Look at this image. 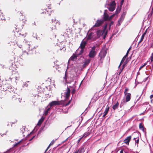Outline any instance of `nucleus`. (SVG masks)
<instances>
[{
    "label": "nucleus",
    "instance_id": "58836bf2",
    "mask_svg": "<svg viewBox=\"0 0 153 153\" xmlns=\"http://www.w3.org/2000/svg\"><path fill=\"white\" fill-rule=\"evenodd\" d=\"M3 16V14L2 13H1V11H0V20H2L3 19H3L2 18V16Z\"/></svg>",
    "mask_w": 153,
    "mask_h": 153
},
{
    "label": "nucleus",
    "instance_id": "7ed1b4c3",
    "mask_svg": "<svg viewBox=\"0 0 153 153\" xmlns=\"http://www.w3.org/2000/svg\"><path fill=\"white\" fill-rule=\"evenodd\" d=\"M22 140L19 142L14 144L13 147L10 148L6 152H4V153H14L15 152V151L14 150L15 149V148L16 146H17L18 145H19L20 144V143L22 142Z\"/></svg>",
    "mask_w": 153,
    "mask_h": 153
},
{
    "label": "nucleus",
    "instance_id": "ea45409f",
    "mask_svg": "<svg viewBox=\"0 0 153 153\" xmlns=\"http://www.w3.org/2000/svg\"><path fill=\"white\" fill-rule=\"evenodd\" d=\"M144 36H143L142 35V36L141 37V39L138 42V44H139L143 40V39L144 38Z\"/></svg>",
    "mask_w": 153,
    "mask_h": 153
},
{
    "label": "nucleus",
    "instance_id": "c85d7f7f",
    "mask_svg": "<svg viewBox=\"0 0 153 153\" xmlns=\"http://www.w3.org/2000/svg\"><path fill=\"white\" fill-rule=\"evenodd\" d=\"M59 111L61 112L62 113H63L64 114H67L68 113V109H67V110H66L65 111L63 109H62L61 111Z\"/></svg>",
    "mask_w": 153,
    "mask_h": 153
},
{
    "label": "nucleus",
    "instance_id": "4be33fe9",
    "mask_svg": "<svg viewBox=\"0 0 153 153\" xmlns=\"http://www.w3.org/2000/svg\"><path fill=\"white\" fill-rule=\"evenodd\" d=\"M126 102V101H125L124 100H122L121 102L120 105V108H122L123 106L125 104Z\"/></svg>",
    "mask_w": 153,
    "mask_h": 153
},
{
    "label": "nucleus",
    "instance_id": "2eb2a0df",
    "mask_svg": "<svg viewBox=\"0 0 153 153\" xmlns=\"http://www.w3.org/2000/svg\"><path fill=\"white\" fill-rule=\"evenodd\" d=\"M125 96L126 98V100L125 101L126 102H127L129 101L130 100L131 97V94L130 93H128L127 94L125 95Z\"/></svg>",
    "mask_w": 153,
    "mask_h": 153
},
{
    "label": "nucleus",
    "instance_id": "37998d69",
    "mask_svg": "<svg viewBox=\"0 0 153 153\" xmlns=\"http://www.w3.org/2000/svg\"><path fill=\"white\" fill-rule=\"evenodd\" d=\"M76 91V90L75 88L73 89L71 91V93L72 94H75Z\"/></svg>",
    "mask_w": 153,
    "mask_h": 153
},
{
    "label": "nucleus",
    "instance_id": "4c0bfd02",
    "mask_svg": "<svg viewBox=\"0 0 153 153\" xmlns=\"http://www.w3.org/2000/svg\"><path fill=\"white\" fill-rule=\"evenodd\" d=\"M50 28L51 29V30L55 29L56 28V25H53L52 27H50Z\"/></svg>",
    "mask_w": 153,
    "mask_h": 153
},
{
    "label": "nucleus",
    "instance_id": "774afa93",
    "mask_svg": "<svg viewBox=\"0 0 153 153\" xmlns=\"http://www.w3.org/2000/svg\"><path fill=\"white\" fill-rule=\"evenodd\" d=\"M128 56V55L126 54V55L124 56V58H125L126 59V58Z\"/></svg>",
    "mask_w": 153,
    "mask_h": 153
},
{
    "label": "nucleus",
    "instance_id": "09e8293b",
    "mask_svg": "<svg viewBox=\"0 0 153 153\" xmlns=\"http://www.w3.org/2000/svg\"><path fill=\"white\" fill-rule=\"evenodd\" d=\"M71 102V100H69L67 103L65 104V106H68V105H69L70 104V103Z\"/></svg>",
    "mask_w": 153,
    "mask_h": 153
},
{
    "label": "nucleus",
    "instance_id": "f257e3e1",
    "mask_svg": "<svg viewBox=\"0 0 153 153\" xmlns=\"http://www.w3.org/2000/svg\"><path fill=\"white\" fill-rule=\"evenodd\" d=\"M30 45L29 44H25L24 47V50H23L24 53H26L27 55L33 54L34 51L33 49L31 48L30 50Z\"/></svg>",
    "mask_w": 153,
    "mask_h": 153
},
{
    "label": "nucleus",
    "instance_id": "423d86ee",
    "mask_svg": "<svg viewBox=\"0 0 153 153\" xmlns=\"http://www.w3.org/2000/svg\"><path fill=\"white\" fill-rule=\"evenodd\" d=\"M108 10H105L103 14V19L102 20L104 21V22L105 21H109V16L107 13Z\"/></svg>",
    "mask_w": 153,
    "mask_h": 153
},
{
    "label": "nucleus",
    "instance_id": "a878e982",
    "mask_svg": "<svg viewBox=\"0 0 153 153\" xmlns=\"http://www.w3.org/2000/svg\"><path fill=\"white\" fill-rule=\"evenodd\" d=\"M139 127L140 129L142 130L143 131H144V127L141 123L140 124Z\"/></svg>",
    "mask_w": 153,
    "mask_h": 153
},
{
    "label": "nucleus",
    "instance_id": "c03bdc74",
    "mask_svg": "<svg viewBox=\"0 0 153 153\" xmlns=\"http://www.w3.org/2000/svg\"><path fill=\"white\" fill-rule=\"evenodd\" d=\"M55 141L54 140H52L51 142L50 143V146L52 145H53L54 143H55Z\"/></svg>",
    "mask_w": 153,
    "mask_h": 153
},
{
    "label": "nucleus",
    "instance_id": "5701e85b",
    "mask_svg": "<svg viewBox=\"0 0 153 153\" xmlns=\"http://www.w3.org/2000/svg\"><path fill=\"white\" fill-rule=\"evenodd\" d=\"M107 8L111 12H113L114 11L115 9V7H111L109 6V7H107Z\"/></svg>",
    "mask_w": 153,
    "mask_h": 153
},
{
    "label": "nucleus",
    "instance_id": "4468645a",
    "mask_svg": "<svg viewBox=\"0 0 153 153\" xmlns=\"http://www.w3.org/2000/svg\"><path fill=\"white\" fill-rule=\"evenodd\" d=\"M131 136H130L127 137L126 139L123 141L124 142H125V143L127 145H128L129 142L131 140Z\"/></svg>",
    "mask_w": 153,
    "mask_h": 153
},
{
    "label": "nucleus",
    "instance_id": "052dcab7",
    "mask_svg": "<svg viewBox=\"0 0 153 153\" xmlns=\"http://www.w3.org/2000/svg\"><path fill=\"white\" fill-rule=\"evenodd\" d=\"M51 107H50L49 108H48L46 110L48 112V111H50V110L51 109Z\"/></svg>",
    "mask_w": 153,
    "mask_h": 153
},
{
    "label": "nucleus",
    "instance_id": "6ab92c4d",
    "mask_svg": "<svg viewBox=\"0 0 153 153\" xmlns=\"http://www.w3.org/2000/svg\"><path fill=\"white\" fill-rule=\"evenodd\" d=\"M78 56H77L76 54V53L75 54L74 53L70 57L69 60L73 61L74 59H76L77 57Z\"/></svg>",
    "mask_w": 153,
    "mask_h": 153
},
{
    "label": "nucleus",
    "instance_id": "a19ab883",
    "mask_svg": "<svg viewBox=\"0 0 153 153\" xmlns=\"http://www.w3.org/2000/svg\"><path fill=\"white\" fill-rule=\"evenodd\" d=\"M146 64H147V63H146H146H145L143 65L141 66V67L139 69V70H141L142 68L144 67L145 66H146Z\"/></svg>",
    "mask_w": 153,
    "mask_h": 153
},
{
    "label": "nucleus",
    "instance_id": "69168bd1",
    "mask_svg": "<svg viewBox=\"0 0 153 153\" xmlns=\"http://www.w3.org/2000/svg\"><path fill=\"white\" fill-rule=\"evenodd\" d=\"M128 56V55L126 54V55L124 56V58H125L126 59V58Z\"/></svg>",
    "mask_w": 153,
    "mask_h": 153
},
{
    "label": "nucleus",
    "instance_id": "603ef678",
    "mask_svg": "<svg viewBox=\"0 0 153 153\" xmlns=\"http://www.w3.org/2000/svg\"><path fill=\"white\" fill-rule=\"evenodd\" d=\"M43 127H41L40 128V130L39 131V132H38V133H39L40 132H41V131H42L43 129Z\"/></svg>",
    "mask_w": 153,
    "mask_h": 153
},
{
    "label": "nucleus",
    "instance_id": "79ce46f5",
    "mask_svg": "<svg viewBox=\"0 0 153 153\" xmlns=\"http://www.w3.org/2000/svg\"><path fill=\"white\" fill-rule=\"evenodd\" d=\"M115 14H114L110 16H109V21H110L112 18L115 16Z\"/></svg>",
    "mask_w": 153,
    "mask_h": 153
},
{
    "label": "nucleus",
    "instance_id": "72a5a7b5",
    "mask_svg": "<svg viewBox=\"0 0 153 153\" xmlns=\"http://www.w3.org/2000/svg\"><path fill=\"white\" fill-rule=\"evenodd\" d=\"M125 59H126L125 58H124V57H123V59H122L120 62V64L119 65V67H118L119 68L120 67L121 65V64L124 62V61H125Z\"/></svg>",
    "mask_w": 153,
    "mask_h": 153
},
{
    "label": "nucleus",
    "instance_id": "0e129e2a",
    "mask_svg": "<svg viewBox=\"0 0 153 153\" xmlns=\"http://www.w3.org/2000/svg\"><path fill=\"white\" fill-rule=\"evenodd\" d=\"M152 98H153V94L151 95L150 96V99H152Z\"/></svg>",
    "mask_w": 153,
    "mask_h": 153
},
{
    "label": "nucleus",
    "instance_id": "f3484780",
    "mask_svg": "<svg viewBox=\"0 0 153 153\" xmlns=\"http://www.w3.org/2000/svg\"><path fill=\"white\" fill-rule=\"evenodd\" d=\"M84 152V148H81L78 150H76L74 153H82Z\"/></svg>",
    "mask_w": 153,
    "mask_h": 153
},
{
    "label": "nucleus",
    "instance_id": "aec40b11",
    "mask_svg": "<svg viewBox=\"0 0 153 153\" xmlns=\"http://www.w3.org/2000/svg\"><path fill=\"white\" fill-rule=\"evenodd\" d=\"M124 19V18L121 16H120L118 22V25H120L122 23Z\"/></svg>",
    "mask_w": 153,
    "mask_h": 153
},
{
    "label": "nucleus",
    "instance_id": "ddd939ff",
    "mask_svg": "<svg viewBox=\"0 0 153 153\" xmlns=\"http://www.w3.org/2000/svg\"><path fill=\"white\" fill-rule=\"evenodd\" d=\"M103 34L101 30H99L96 31V35L97 39L100 38L101 36H102Z\"/></svg>",
    "mask_w": 153,
    "mask_h": 153
},
{
    "label": "nucleus",
    "instance_id": "dca6fc26",
    "mask_svg": "<svg viewBox=\"0 0 153 153\" xmlns=\"http://www.w3.org/2000/svg\"><path fill=\"white\" fill-rule=\"evenodd\" d=\"M119 106V103L118 102H117L116 103L114 104L112 106V109L114 110H115Z\"/></svg>",
    "mask_w": 153,
    "mask_h": 153
},
{
    "label": "nucleus",
    "instance_id": "f704fd0d",
    "mask_svg": "<svg viewBox=\"0 0 153 153\" xmlns=\"http://www.w3.org/2000/svg\"><path fill=\"white\" fill-rule=\"evenodd\" d=\"M28 85L27 84V82H24L22 86L24 87H27Z\"/></svg>",
    "mask_w": 153,
    "mask_h": 153
},
{
    "label": "nucleus",
    "instance_id": "cd10ccee",
    "mask_svg": "<svg viewBox=\"0 0 153 153\" xmlns=\"http://www.w3.org/2000/svg\"><path fill=\"white\" fill-rule=\"evenodd\" d=\"M14 33L15 34L14 35L16 37L19 36L21 35V33H18L17 31H16V32H15ZM22 35L23 36H24V35Z\"/></svg>",
    "mask_w": 153,
    "mask_h": 153
},
{
    "label": "nucleus",
    "instance_id": "c9c22d12",
    "mask_svg": "<svg viewBox=\"0 0 153 153\" xmlns=\"http://www.w3.org/2000/svg\"><path fill=\"white\" fill-rule=\"evenodd\" d=\"M150 58L151 59V62H153V53H152L151 55V56L150 57Z\"/></svg>",
    "mask_w": 153,
    "mask_h": 153
},
{
    "label": "nucleus",
    "instance_id": "a18cd8bd",
    "mask_svg": "<svg viewBox=\"0 0 153 153\" xmlns=\"http://www.w3.org/2000/svg\"><path fill=\"white\" fill-rule=\"evenodd\" d=\"M149 79V76L145 78L143 80V82H145L147 80Z\"/></svg>",
    "mask_w": 153,
    "mask_h": 153
},
{
    "label": "nucleus",
    "instance_id": "864d4df0",
    "mask_svg": "<svg viewBox=\"0 0 153 153\" xmlns=\"http://www.w3.org/2000/svg\"><path fill=\"white\" fill-rule=\"evenodd\" d=\"M48 113V111L47 110H46L45 111V112L44 113L45 114V115H47Z\"/></svg>",
    "mask_w": 153,
    "mask_h": 153
},
{
    "label": "nucleus",
    "instance_id": "b1692460",
    "mask_svg": "<svg viewBox=\"0 0 153 153\" xmlns=\"http://www.w3.org/2000/svg\"><path fill=\"white\" fill-rule=\"evenodd\" d=\"M109 107L108 106V105H107L104 112V113H105V114H107L109 111Z\"/></svg>",
    "mask_w": 153,
    "mask_h": 153
},
{
    "label": "nucleus",
    "instance_id": "338daca9",
    "mask_svg": "<svg viewBox=\"0 0 153 153\" xmlns=\"http://www.w3.org/2000/svg\"><path fill=\"white\" fill-rule=\"evenodd\" d=\"M128 56V55L126 54V55L124 56V58H125L126 59V58Z\"/></svg>",
    "mask_w": 153,
    "mask_h": 153
},
{
    "label": "nucleus",
    "instance_id": "6e6d98bb",
    "mask_svg": "<svg viewBox=\"0 0 153 153\" xmlns=\"http://www.w3.org/2000/svg\"><path fill=\"white\" fill-rule=\"evenodd\" d=\"M120 153H123V150H121L120 152ZM125 153H126V152H125Z\"/></svg>",
    "mask_w": 153,
    "mask_h": 153
},
{
    "label": "nucleus",
    "instance_id": "e2e57ef3",
    "mask_svg": "<svg viewBox=\"0 0 153 153\" xmlns=\"http://www.w3.org/2000/svg\"><path fill=\"white\" fill-rule=\"evenodd\" d=\"M111 26H110V25H109V27H108V29L109 30H110Z\"/></svg>",
    "mask_w": 153,
    "mask_h": 153
},
{
    "label": "nucleus",
    "instance_id": "49530a36",
    "mask_svg": "<svg viewBox=\"0 0 153 153\" xmlns=\"http://www.w3.org/2000/svg\"><path fill=\"white\" fill-rule=\"evenodd\" d=\"M52 22H53V23H55V24H57V22L56 21V19H55L54 20H54H53V19H52Z\"/></svg>",
    "mask_w": 153,
    "mask_h": 153
},
{
    "label": "nucleus",
    "instance_id": "20e7f679",
    "mask_svg": "<svg viewBox=\"0 0 153 153\" xmlns=\"http://www.w3.org/2000/svg\"><path fill=\"white\" fill-rule=\"evenodd\" d=\"M96 46H94L91 48V50L90 51L89 56L90 58H93L96 55V52L95 51Z\"/></svg>",
    "mask_w": 153,
    "mask_h": 153
},
{
    "label": "nucleus",
    "instance_id": "412c9836",
    "mask_svg": "<svg viewBox=\"0 0 153 153\" xmlns=\"http://www.w3.org/2000/svg\"><path fill=\"white\" fill-rule=\"evenodd\" d=\"M44 120V118L43 117H42L40 118V119L39 120V121L38 123H37L38 125V126L40 125L43 122V121Z\"/></svg>",
    "mask_w": 153,
    "mask_h": 153
},
{
    "label": "nucleus",
    "instance_id": "e433bc0d",
    "mask_svg": "<svg viewBox=\"0 0 153 153\" xmlns=\"http://www.w3.org/2000/svg\"><path fill=\"white\" fill-rule=\"evenodd\" d=\"M126 12H123V14L122 15H121V16L125 18V16L126 14Z\"/></svg>",
    "mask_w": 153,
    "mask_h": 153
},
{
    "label": "nucleus",
    "instance_id": "13d9d810",
    "mask_svg": "<svg viewBox=\"0 0 153 153\" xmlns=\"http://www.w3.org/2000/svg\"><path fill=\"white\" fill-rule=\"evenodd\" d=\"M50 146V144H49V145L48 147L47 148V149L46 150L45 152H46L47 151V150L49 149V148Z\"/></svg>",
    "mask_w": 153,
    "mask_h": 153
},
{
    "label": "nucleus",
    "instance_id": "bf43d9fd",
    "mask_svg": "<svg viewBox=\"0 0 153 153\" xmlns=\"http://www.w3.org/2000/svg\"><path fill=\"white\" fill-rule=\"evenodd\" d=\"M124 93L125 94V96L127 95V94L128 93H127V92H126V91H124Z\"/></svg>",
    "mask_w": 153,
    "mask_h": 153
},
{
    "label": "nucleus",
    "instance_id": "473e14b6",
    "mask_svg": "<svg viewBox=\"0 0 153 153\" xmlns=\"http://www.w3.org/2000/svg\"><path fill=\"white\" fill-rule=\"evenodd\" d=\"M18 96L17 94H16L14 95L12 97V99L13 100H16L17 99V97Z\"/></svg>",
    "mask_w": 153,
    "mask_h": 153
},
{
    "label": "nucleus",
    "instance_id": "3c124183",
    "mask_svg": "<svg viewBox=\"0 0 153 153\" xmlns=\"http://www.w3.org/2000/svg\"><path fill=\"white\" fill-rule=\"evenodd\" d=\"M114 24V22L113 21H111L109 25H110V26H111L113 25Z\"/></svg>",
    "mask_w": 153,
    "mask_h": 153
},
{
    "label": "nucleus",
    "instance_id": "bb28decb",
    "mask_svg": "<svg viewBox=\"0 0 153 153\" xmlns=\"http://www.w3.org/2000/svg\"><path fill=\"white\" fill-rule=\"evenodd\" d=\"M116 5V3L114 1H113L111 3H110L109 5V6L111 7H115V6Z\"/></svg>",
    "mask_w": 153,
    "mask_h": 153
},
{
    "label": "nucleus",
    "instance_id": "6e6552de",
    "mask_svg": "<svg viewBox=\"0 0 153 153\" xmlns=\"http://www.w3.org/2000/svg\"><path fill=\"white\" fill-rule=\"evenodd\" d=\"M60 105V102L58 101H53L49 103V105L50 107H51L53 106H55L56 105Z\"/></svg>",
    "mask_w": 153,
    "mask_h": 153
},
{
    "label": "nucleus",
    "instance_id": "8fccbe9b",
    "mask_svg": "<svg viewBox=\"0 0 153 153\" xmlns=\"http://www.w3.org/2000/svg\"><path fill=\"white\" fill-rule=\"evenodd\" d=\"M139 138H138L137 140H135V142L136 143L138 144L139 143Z\"/></svg>",
    "mask_w": 153,
    "mask_h": 153
},
{
    "label": "nucleus",
    "instance_id": "9b49d317",
    "mask_svg": "<svg viewBox=\"0 0 153 153\" xmlns=\"http://www.w3.org/2000/svg\"><path fill=\"white\" fill-rule=\"evenodd\" d=\"M87 42L85 41H84L83 40L82 41L80 44V46L79 47V48L80 49H85V46Z\"/></svg>",
    "mask_w": 153,
    "mask_h": 153
},
{
    "label": "nucleus",
    "instance_id": "2f4dec72",
    "mask_svg": "<svg viewBox=\"0 0 153 153\" xmlns=\"http://www.w3.org/2000/svg\"><path fill=\"white\" fill-rule=\"evenodd\" d=\"M90 133L89 132H86L83 135V137H85L89 135Z\"/></svg>",
    "mask_w": 153,
    "mask_h": 153
},
{
    "label": "nucleus",
    "instance_id": "39448f33",
    "mask_svg": "<svg viewBox=\"0 0 153 153\" xmlns=\"http://www.w3.org/2000/svg\"><path fill=\"white\" fill-rule=\"evenodd\" d=\"M108 26V24L107 23H105V26L103 27V29L102 30V32L103 34H104L103 36V38L104 39L108 33V30L106 29Z\"/></svg>",
    "mask_w": 153,
    "mask_h": 153
},
{
    "label": "nucleus",
    "instance_id": "7c9ffc66",
    "mask_svg": "<svg viewBox=\"0 0 153 153\" xmlns=\"http://www.w3.org/2000/svg\"><path fill=\"white\" fill-rule=\"evenodd\" d=\"M25 126H23L22 127V128L20 129L21 132H22V134H23L24 133V132H25Z\"/></svg>",
    "mask_w": 153,
    "mask_h": 153
},
{
    "label": "nucleus",
    "instance_id": "a211bd4d",
    "mask_svg": "<svg viewBox=\"0 0 153 153\" xmlns=\"http://www.w3.org/2000/svg\"><path fill=\"white\" fill-rule=\"evenodd\" d=\"M93 34V32H92L90 33L88 36L87 40V41L91 40L92 41V34Z\"/></svg>",
    "mask_w": 153,
    "mask_h": 153
},
{
    "label": "nucleus",
    "instance_id": "f03ea898",
    "mask_svg": "<svg viewBox=\"0 0 153 153\" xmlns=\"http://www.w3.org/2000/svg\"><path fill=\"white\" fill-rule=\"evenodd\" d=\"M4 91H9L10 92H14L15 88L14 87L9 84H5L3 86Z\"/></svg>",
    "mask_w": 153,
    "mask_h": 153
},
{
    "label": "nucleus",
    "instance_id": "393cba45",
    "mask_svg": "<svg viewBox=\"0 0 153 153\" xmlns=\"http://www.w3.org/2000/svg\"><path fill=\"white\" fill-rule=\"evenodd\" d=\"M92 35V41L95 40L97 39V36H96V34H95L94 33H93Z\"/></svg>",
    "mask_w": 153,
    "mask_h": 153
},
{
    "label": "nucleus",
    "instance_id": "1a4fd4ad",
    "mask_svg": "<svg viewBox=\"0 0 153 153\" xmlns=\"http://www.w3.org/2000/svg\"><path fill=\"white\" fill-rule=\"evenodd\" d=\"M70 89L68 87V86L66 91L64 92V94H65V96L66 99H68V98L70 95Z\"/></svg>",
    "mask_w": 153,
    "mask_h": 153
},
{
    "label": "nucleus",
    "instance_id": "de8ad7c7",
    "mask_svg": "<svg viewBox=\"0 0 153 153\" xmlns=\"http://www.w3.org/2000/svg\"><path fill=\"white\" fill-rule=\"evenodd\" d=\"M83 137L82 136V137H80V138H79V139H78V140L77 141V143H79V142L82 139V138Z\"/></svg>",
    "mask_w": 153,
    "mask_h": 153
},
{
    "label": "nucleus",
    "instance_id": "4d7b16f0",
    "mask_svg": "<svg viewBox=\"0 0 153 153\" xmlns=\"http://www.w3.org/2000/svg\"><path fill=\"white\" fill-rule=\"evenodd\" d=\"M50 146V144H49V145L48 147L47 148V149L46 150L45 152H46L47 151V150L49 149V148Z\"/></svg>",
    "mask_w": 153,
    "mask_h": 153
},
{
    "label": "nucleus",
    "instance_id": "9d476101",
    "mask_svg": "<svg viewBox=\"0 0 153 153\" xmlns=\"http://www.w3.org/2000/svg\"><path fill=\"white\" fill-rule=\"evenodd\" d=\"M84 49H80L79 48L76 51V55L77 56H79L80 55H82L84 52Z\"/></svg>",
    "mask_w": 153,
    "mask_h": 153
},
{
    "label": "nucleus",
    "instance_id": "0eeeda50",
    "mask_svg": "<svg viewBox=\"0 0 153 153\" xmlns=\"http://www.w3.org/2000/svg\"><path fill=\"white\" fill-rule=\"evenodd\" d=\"M104 22V21L102 20H97L95 24L94 25V27H99Z\"/></svg>",
    "mask_w": 153,
    "mask_h": 153
},
{
    "label": "nucleus",
    "instance_id": "c756f323",
    "mask_svg": "<svg viewBox=\"0 0 153 153\" xmlns=\"http://www.w3.org/2000/svg\"><path fill=\"white\" fill-rule=\"evenodd\" d=\"M120 8H119L118 7V8L116 9L115 11V14H118L120 12Z\"/></svg>",
    "mask_w": 153,
    "mask_h": 153
},
{
    "label": "nucleus",
    "instance_id": "680f3d73",
    "mask_svg": "<svg viewBox=\"0 0 153 153\" xmlns=\"http://www.w3.org/2000/svg\"><path fill=\"white\" fill-rule=\"evenodd\" d=\"M150 48H153V42L151 44Z\"/></svg>",
    "mask_w": 153,
    "mask_h": 153
},
{
    "label": "nucleus",
    "instance_id": "5fc2aeb1",
    "mask_svg": "<svg viewBox=\"0 0 153 153\" xmlns=\"http://www.w3.org/2000/svg\"><path fill=\"white\" fill-rule=\"evenodd\" d=\"M66 71H65V79H66L67 78V75H66Z\"/></svg>",
    "mask_w": 153,
    "mask_h": 153
},
{
    "label": "nucleus",
    "instance_id": "f8f14e48",
    "mask_svg": "<svg viewBox=\"0 0 153 153\" xmlns=\"http://www.w3.org/2000/svg\"><path fill=\"white\" fill-rule=\"evenodd\" d=\"M91 61V59H86L84 62L82 66L83 68H85L89 63Z\"/></svg>",
    "mask_w": 153,
    "mask_h": 153
}]
</instances>
